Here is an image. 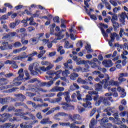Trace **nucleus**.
Instances as JSON below:
<instances>
[{
    "mask_svg": "<svg viewBox=\"0 0 128 128\" xmlns=\"http://www.w3.org/2000/svg\"><path fill=\"white\" fill-rule=\"evenodd\" d=\"M108 80H110V77L108 76V79H105L103 80L102 82H101V84H104L103 88H107L108 86H118V81H114L112 80H110V81H108Z\"/></svg>",
    "mask_w": 128,
    "mask_h": 128,
    "instance_id": "nucleus-1",
    "label": "nucleus"
},
{
    "mask_svg": "<svg viewBox=\"0 0 128 128\" xmlns=\"http://www.w3.org/2000/svg\"><path fill=\"white\" fill-rule=\"evenodd\" d=\"M62 70H58V71H48L46 72V74H48L50 76L49 78H53V82L54 80H58V74H62Z\"/></svg>",
    "mask_w": 128,
    "mask_h": 128,
    "instance_id": "nucleus-2",
    "label": "nucleus"
},
{
    "mask_svg": "<svg viewBox=\"0 0 128 128\" xmlns=\"http://www.w3.org/2000/svg\"><path fill=\"white\" fill-rule=\"evenodd\" d=\"M19 78H15L12 83H10V85L7 86H2L0 90H6V88H12V86H20L22 84V82H20Z\"/></svg>",
    "mask_w": 128,
    "mask_h": 128,
    "instance_id": "nucleus-3",
    "label": "nucleus"
},
{
    "mask_svg": "<svg viewBox=\"0 0 128 128\" xmlns=\"http://www.w3.org/2000/svg\"><path fill=\"white\" fill-rule=\"evenodd\" d=\"M83 100L86 102V103H84L82 104L84 108H92V102H90L88 100H92V96L88 94L86 96V98H83Z\"/></svg>",
    "mask_w": 128,
    "mask_h": 128,
    "instance_id": "nucleus-4",
    "label": "nucleus"
},
{
    "mask_svg": "<svg viewBox=\"0 0 128 128\" xmlns=\"http://www.w3.org/2000/svg\"><path fill=\"white\" fill-rule=\"evenodd\" d=\"M102 64L106 68H111V66H112V64H114V63H112L110 60H105L102 62Z\"/></svg>",
    "mask_w": 128,
    "mask_h": 128,
    "instance_id": "nucleus-5",
    "label": "nucleus"
},
{
    "mask_svg": "<svg viewBox=\"0 0 128 128\" xmlns=\"http://www.w3.org/2000/svg\"><path fill=\"white\" fill-rule=\"evenodd\" d=\"M88 94H90V96L95 95L94 97V102H98V98H100V96L98 94V92L97 91H90L88 92Z\"/></svg>",
    "mask_w": 128,
    "mask_h": 128,
    "instance_id": "nucleus-6",
    "label": "nucleus"
},
{
    "mask_svg": "<svg viewBox=\"0 0 128 128\" xmlns=\"http://www.w3.org/2000/svg\"><path fill=\"white\" fill-rule=\"evenodd\" d=\"M116 36H118V34L116 32H113L112 34L110 33V37L111 40L108 41V44L110 46H112V42H114V39Z\"/></svg>",
    "mask_w": 128,
    "mask_h": 128,
    "instance_id": "nucleus-7",
    "label": "nucleus"
},
{
    "mask_svg": "<svg viewBox=\"0 0 128 128\" xmlns=\"http://www.w3.org/2000/svg\"><path fill=\"white\" fill-rule=\"evenodd\" d=\"M50 90L53 92H64V88L56 86L54 87Z\"/></svg>",
    "mask_w": 128,
    "mask_h": 128,
    "instance_id": "nucleus-8",
    "label": "nucleus"
},
{
    "mask_svg": "<svg viewBox=\"0 0 128 128\" xmlns=\"http://www.w3.org/2000/svg\"><path fill=\"white\" fill-rule=\"evenodd\" d=\"M40 124H52V122L50 120V118H43L42 120H41Z\"/></svg>",
    "mask_w": 128,
    "mask_h": 128,
    "instance_id": "nucleus-9",
    "label": "nucleus"
},
{
    "mask_svg": "<svg viewBox=\"0 0 128 128\" xmlns=\"http://www.w3.org/2000/svg\"><path fill=\"white\" fill-rule=\"evenodd\" d=\"M54 84V80H51L50 81L48 82H42L41 84H40V86L41 87H44V86H48V88H50V86Z\"/></svg>",
    "mask_w": 128,
    "mask_h": 128,
    "instance_id": "nucleus-10",
    "label": "nucleus"
},
{
    "mask_svg": "<svg viewBox=\"0 0 128 128\" xmlns=\"http://www.w3.org/2000/svg\"><path fill=\"white\" fill-rule=\"evenodd\" d=\"M104 100V97L100 96L99 98H98V101L96 102L95 106H100V104H102V102Z\"/></svg>",
    "mask_w": 128,
    "mask_h": 128,
    "instance_id": "nucleus-11",
    "label": "nucleus"
},
{
    "mask_svg": "<svg viewBox=\"0 0 128 128\" xmlns=\"http://www.w3.org/2000/svg\"><path fill=\"white\" fill-rule=\"evenodd\" d=\"M18 74H19L18 76L17 77L18 78H19L20 80H22L24 78V69L21 68L18 70Z\"/></svg>",
    "mask_w": 128,
    "mask_h": 128,
    "instance_id": "nucleus-12",
    "label": "nucleus"
},
{
    "mask_svg": "<svg viewBox=\"0 0 128 128\" xmlns=\"http://www.w3.org/2000/svg\"><path fill=\"white\" fill-rule=\"evenodd\" d=\"M70 78L72 80H76V78H78V74L75 72L72 73L70 76Z\"/></svg>",
    "mask_w": 128,
    "mask_h": 128,
    "instance_id": "nucleus-13",
    "label": "nucleus"
},
{
    "mask_svg": "<svg viewBox=\"0 0 128 128\" xmlns=\"http://www.w3.org/2000/svg\"><path fill=\"white\" fill-rule=\"evenodd\" d=\"M3 46H0V50H6L8 49V42H3L2 43Z\"/></svg>",
    "mask_w": 128,
    "mask_h": 128,
    "instance_id": "nucleus-14",
    "label": "nucleus"
},
{
    "mask_svg": "<svg viewBox=\"0 0 128 128\" xmlns=\"http://www.w3.org/2000/svg\"><path fill=\"white\" fill-rule=\"evenodd\" d=\"M8 80L5 78H2L0 79V86H6L8 84Z\"/></svg>",
    "mask_w": 128,
    "mask_h": 128,
    "instance_id": "nucleus-15",
    "label": "nucleus"
},
{
    "mask_svg": "<svg viewBox=\"0 0 128 128\" xmlns=\"http://www.w3.org/2000/svg\"><path fill=\"white\" fill-rule=\"evenodd\" d=\"M120 16V20L122 22V24H124V22H126V18L128 16V15L126 14L124 12H122Z\"/></svg>",
    "mask_w": 128,
    "mask_h": 128,
    "instance_id": "nucleus-16",
    "label": "nucleus"
},
{
    "mask_svg": "<svg viewBox=\"0 0 128 128\" xmlns=\"http://www.w3.org/2000/svg\"><path fill=\"white\" fill-rule=\"evenodd\" d=\"M106 122H108V118L106 117H104L101 120V126H106Z\"/></svg>",
    "mask_w": 128,
    "mask_h": 128,
    "instance_id": "nucleus-17",
    "label": "nucleus"
},
{
    "mask_svg": "<svg viewBox=\"0 0 128 128\" xmlns=\"http://www.w3.org/2000/svg\"><path fill=\"white\" fill-rule=\"evenodd\" d=\"M22 24H26L28 22H29L30 26H32V17H30V18H27L26 20H22Z\"/></svg>",
    "mask_w": 128,
    "mask_h": 128,
    "instance_id": "nucleus-18",
    "label": "nucleus"
},
{
    "mask_svg": "<svg viewBox=\"0 0 128 128\" xmlns=\"http://www.w3.org/2000/svg\"><path fill=\"white\" fill-rule=\"evenodd\" d=\"M112 22V24L114 29V30H116L120 28V24H118V21H113Z\"/></svg>",
    "mask_w": 128,
    "mask_h": 128,
    "instance_id": "nucleus-19",
    "label": "nucleus"
},
{
    "mask_svg": "<svg viewBox=\"0 0 128 128\" xmlns=\"http://www.w3.org/2000/svg\"><path fill=\"white\" fill-rule=\"evenodd\" d=\"M62 31L60 30V32L55 34V36H58L57 40H62L64 36V35H62Z\"/></svg>",
    "mask_w": 128,
    "mask_h": 128,
    "instance_id": "nucleus-20",
    "label": "nucleus"
},
{
    "mask_svg": "<svg viewBox=\"0 0 128 128\" xmlns=\"http://www.w3.org/2000/svg\"><path fill=\"white\" fill-rule=\"evenodd\" d=\"M1 116L3 118H4V120H8V118H12V115L8 113H4L2 114Z\"/></svg>",
    "mask_w": 128,
    "mask_h": 128,
    "instance_id": "nucleus-21",
    "label": "nucleus"
},
{
    "mask_svg": "<svg viewBox=\"0 0 128 128\" xmlns=\"http://www.w3.org/2000/svg\"><path fill=\"white\" fill-rule=\"evenodd\" d=\"M76 82L78 84H88L86 80H82V78L80 77L78 78Z\"/></svg>",
    "mask_w": 128,
    "mask_h": 128,
    "instance_id": "nucleus-22",
    "label": "nucleus"
},
{
    "mask_svg": "<svg viewBox=\"0 0 128 128\" xmlns=\"http://www.w3.org/2000/svg\"><path fill=\"white\" fill-rule=\"evenodd\" d=\"M90 64V61L82 60L78 62V64H84V66H87L88 64Z\"/></svg>",
    "mask_w": 128,
    "mask_h": 128,
    "instance_id": "nucleus-23",
    "label": "nucleus"
},
{
    "mask_svg": "<svg viewBox=\"0 0 128 128\" xmlns=\"http://www.w3.org/2000/svg\"><path fill=\"white\" fill-rule=\"evenodd\" d=\"M16 34V32H10L6 36H4L2 38V40H4V38H10V36H14Z\"/></svg>",
    "mask_w": 128,
    "mask_h": 128,
    "instance_id": "nucleus-24",
    "label": "nucleus"
},
{
    "mask_svg": "<svg viewBox=\"0 0 128 128\" xmlns=\"http://www.w3.org/2000/svg\"><path fill=\"white\" fill-rule=\"evenodd\" d=\"M14 96H16V98H21V102H24V100H26V96L22 94H15Z\"/></svg>",
    "mask_w": 128,
    "mask_h": 128,
    "instance_id": "nucleus-25",
    "label": "nucleus"
},
{
    "mask_svg": "<svg viewBox=\"0 0 128 128\" xmlns=\"http://www.w3.org/2000/svg\"><path fill=\"white\" fill-rule=\"evenodd\" d=\"M96 121L94 118H92L90 122V128H93L94 126H96Z\"/></svg>",
    "mask_w": 128,
    "mask_h": 128,
    "instance_id": "nucleus-26",
    "label": "nucleus"
},
{
    "mask_svg": "<svg viewBox=\"0 0 128 128\" xmlns=\"http://www.w3.org/2000/svg\"><path fill=\"white\" fill-rule=\"evenodd\" d=\"M102 104L106 106H110V102L108 100V98H104L102 101Z\"/></svg>",
    "mask_w": 128,
    "mask_h": 128,
    "instance_id": "nucleus-27",
    "label": "nucleus"
},
{
    "mask_svg": "<svg viewBox=\"0 0 128 128\" xmlns=\"http://www.w3.org/2000/svg\"><path fill=\"white\" fill-rule=\"evenodd\" d=\"M32 124L30 123V125H26L24 123H22L20 124V128H32Z\"/></svg>",
    "mask_w": 128,
    "mask_h": 128,
    "instance_id": "nucleus-28",
    "label": "nucleus"
},
{
    "mask_svg": "<svg viewBox=\"0 0 128 128\" xmlns=\"http://www.w3.org/2000/svg\"><path fill=\"white\" fill-rule=\"evenodd\" d=\"M94 86L96 90H102V85H101L100 83L96 84Z\"/></svg>",
    "mask_w": 128,
    "mask_h": 128,
    "instance_id": "nucleus-29",
    "label": "nucleus"
},
{
    "mask_svg": "<svg viewBox=\"0 0 128 128\" xmlns=\"http://www.w3.org/2000/svg\"><path fill=\"white\" fill-rule=\"evenodd\" d=\"M64 48H74V46L70 45V42L68 41H66Z\"/></svg>",
    "mask_w": 128,
    "mask_h": 128,
    "instance_id": "nucleus-30",
    "label": "nucleus"
},
{
    "mask_svg": "<svg viewBox=\"0 0 128 128\" xmlns=\"http://www.w3.org/2000/svg\"><path fill=\"white\" fill-rule=\"evenodd\" d=\"M111 22H118V15L114 14L112 17Z\"/></svg>",
    "mask_w": 128,
    "mask_h": 128,
    "instance_id": "nucleus-31",
    "label": "nucleus"
},
{
    "mask_svg": "<svg viewBox=\"0 0 128 128\" xmlns=\"http://www.w3.org/2000/svg\"><path fill=\"white\" fill-rule=\"evenodd\" d=\"M26 56H17L13 58L14 60H22V58H26Z\"/></svg>",
    "mask_w": 128,
    "mask_h": 128,
    "instance_id": "nucleus-32",
    "label": "nucleus"
},
{
    "mask_svg": "<svg viewBox=\"0 0 128 128\" xmlns=\"http://www.w3.org/2000/svg\"><path fill=\"white\" fill-rule=\"evenodd\" d=\"M80 118V114H74L73 115L72 122H76V120H79Z\"/></svg>",
    "mask_w": 128,
    "mask_h": 128,
    "instance_id": "nucleus-33",
    "label": "nucleus"
},
{
    "mask_svg": "<svg viewBox=\"0 0 128 128\" xmlns=\"http://www.w3.org/2000/svg\"><path fill=\"white\" fill-rule=\"evenodd\" d=\"M116 88H114L113 89H112V92H113V96H114V98H118V92H116Z\"/></svg>",
    "mask_w": 128,
    "mask_h": 128,
    "instance_id": "nucleus-34",
    "label": "nucleus"
},
{
    "mask_svg": "<svg viewBox=\"0 0 128 128\" xmlns=\"http://www.w3.org/2000/svg\"><path fill=\"white\" fill-rule=\"evenodd\" d=\"M77 94H76V98L78 100H82V94H80V90L76 92Z\"/></svg>",
    "mask_w": 128,
    "mask_h": 128,
    "instance_id": "nucleus-35",
    "label": "nucleus"
},
{
    "mask_svg": "<svg viewBox=\"0 0 128 128\" xmlns=\"http://www.w3.org/2000/svg\"><path fill=\"white\" fill-rule=\"evenodd\" d=\"M89 64L91 66V68H96L98 67V66L94 62H92L90 61V64Z\"/></svg>",
    "mask_w": 128,
    "mask_h": 128,
    "instance_id": "nucleus-36",
    "label": "nucleus"
},
{
    "mask_svg": "<svg viewBox=\"0 0 128 128\" xmlns=\"http://www.w3.org/2000/svg\"><path fill=\"white\" fill-rule=\"evenodd\" d=\"M70 74V71L68 70H66L62 72L63 76H68V74Z\"/></svg>",
    "mask_w": 128,
    "mask_h": 128,
    "instance_id": "nucleus-37",
    "label": "nucleus"
},
{
    "mask_svg": "<svg viewBox=\"0 0 128 128\" xmlns=\"http://www.w3.org/2000/svg\"><path fill=\"white\" fill-rule=\"evenodd\" d=\"M118 76L120 78H126L128 76V72L120 73L119 74Z\"/></svg>",
    "mask_w": 128,
    "mask_h": 128,
    "instance_id": "nucleus-38",
    "label": "nucleus"
},
{
    "mask_svg": "<svg viewBox=\"0 0 128 128\" xmlns=\"http://www.w3.org/2000/svg\"><path fill=\"white\" fill-rule=\"evenodd\" d=\"M100 30H101L102 32V35L104 36L105 38H108V34L106 32V31H105L104 30V28L100 27Z\"/></svg>",
    "mask_w": 128,
    "mask_h": 128,
    "instance_id": "nucleus-39",
    "label": "nucleus"
},
{
    "mask_svg": "<svg viewBox=\"0 0 128 128\" xmlns=\"http://www.w3.org/2000/svg\"><path fill=\"white\" fill-rule=\"evenodd\" d=\"M47 67H46V70H47V72H48V70H52V68H54V65H52V64L49 63Z\"/></svg>",
    "mask_w": 128,
    "mask_h": 128,
    "instance_id": "nucleus-40",
    "label": "nucleus"
},
{
    "mask_svg": "<svg viewBox=\"0 0 128 128\" xmlns=\"http://www.w3.org/2000/svg\"><path fill=\"white\" fill-rule=\"evenodd\" d=\"M73 71L74 72H78L80 71L82 72V68L80 66L76 67V68L73 70Z\"/></svg>",
    "mask_w": 128,
    "mask_h": 128,
    "instance_id": "nucleus-41",
    "label": "nucleus"
},
{
    "mask_svg": "<svg viewBox=\"0 0 128 128\" xmlns=\"http://www.w3.org/2000/svg\"><path fill=\"white\" fill-rule=\"evenodd\" d=\"M4 64H15V62L14 60H7L4 62Z\"/></svg>",
    "mask_w": 128,
    "mask_h": 128,
    "instance_id": "nucleus-42",
    "label": "nucleus"
},
{
    "mask_svg": "<svg viewBox=\"0 0 128 128\" xmlns=\"http://www.w3.org/2000/svg\"><path fill=\"white\" fill-rule=\"evenodd\" d=\"M15 112H17L14 114L15 116H22V113L20 112H22V110L21 109H16Z\"/></svg>",
    "mask_w": 128,
    "mask_h": 128,
    "instance_id": "nucleus-43",
    "label": "nucleus"
},
{
    "mask_svg": "<svg viewBox=\"0 0 128 128\" xmlns=\"http://www.w3.org/2000/svg\"><path fill=\"white\" fill-rule=\"evenodd\" d=\"M33 66L34 67L35 70H36V72H40V70L38 68V63L35 62L33 64Z\"/></svg>",
    "mask_w": 128,
    "mask_h": 128,
    "instance_id": "nucleus-44",
    "label": "nucleus"
},
{
    "mask_svg": "<svg viewBox=\"0 0 128 128\" xmlns=\"http://www.w3.org/2000/svg\"><path fill=\"white\" fill-rule=\"evenodd\" d=\"M10 126H14L12 125V124L10 123H6L4 126V128H10Z\"/></svg>",
    "mask_w": 128,
    "mask_h": 128,
    "instance_id": "nucleus-45",
    "label": "nucleus"
},
{
    "mask_svg": "<svg viewBox=\"0 0 128 128\" xmlns=\"http://www.w3.org/2000/svg\"><path fill=\"white\" fill-rule=\"evenodd\" d=\"M14 46H15V48H20V46H22V44L17 42L14 44Z\"/></svg>",
    "mask_w": 128,
    "mask_h": 128,
    "instance_id": "nucleus-46",
    "label": "nucleus"
},
{
    "mask_svg": "<svg viewBox=\"0 0 128 128\" xmlns=\"http://www.w3.org/2000/svg\"><path fill=\"white\" fill-rule=\"evenodd\" d=\"M106 7L108 10H112V7H110V3L106 2L105 3Z\"/></svg>",
    "mask_w": 128,
    "mask_h": 128,
    "instance_id": "nucleus-47",
    "label": "nucleus"
},
{
    "mask_svg": "<svg viewBox=\"0 0 128 128\" xmlns=\"http://www.w3.org/2000/svg\"><path fill=\"white\" fill-rule=\"evenodd\" d=\"M53 20L54 22H58V24L60 22V17L56 16L54 18Z\"/></svg>",
    "mask_w": 128,
    "mask_h": 128,
    "instance_id": "nucleus-48",
    "label": "nucleus"
},
{
    "mask_svg": "<svg viewBox=\"0 0 128 128\" xmlns=\"http://www.w3.org/2000/svg\"><path fill=\"white\" fill-rule=\"evenodd\" d=\"M70 128H80V126H76V124L74 122L72 124H70Z\"/></svg>",
    "mask_w": 128,
    "mask_h": 128,
    "instance_id": "nucleus-49",
    "label": "nucleus"
},
{
    "mask_svg": "<svg viewBox=\"0 0 128 128\" xmlns=\"http://www.w3.org/2000/svg\"><path fill=\"white\" fill-rule=\"evenodd\" d=\"M6 78H12V76H14V74L12 73H9L8 74H5Z\"/></svg>",
    "mask_w": 128,
    "mask_h": 128,
    "instance_id": "nucleus-50",
    "label": "nucleus"
},
{
    "mask_svg": "<svg viewBox=\"0 0 128 128\" xmlns=\"http://www.w3.org/2000/svg\"><path fill=\"white\" fill-rule=\"evenodd\" d=\"M118 80L120 82H122L126 80V78H122V77H120V76H119Z\"/></svg>",
    "mask_w": 128,
    "mask_h": 128,
    "instance_id": "nucleus-51",
    "label": "nucleus"
},
{
    "mask_svg": "<svg viewBox=\"0 0 128 128\" xmlns=\"http://www.w3.org/2000/svg\"><path fill=\"white\" fill-rule=\"evenodd\" d=\"M96 108H94L93 110H92L90 114V116H92L94 114H96Z\"/></svg>",
    "mask_w": 128,
    "mask_h": 128,
    "instance_id": "nucleus-52",
    "label": "nucleus"
},
{
    "mask_svg": "<svg viewBox=\"0 0 128 128\" xmlns=\"http://www.w3.org/2000/svg\"><path fill=\"white\" fill-rule=\"evenodd\" d=\"M36 116L38 120H42V113L40 112H38L36 114Z\"/></svg>",
    "mask_w": 128,
    "mask_h": 128,
    "instance_id": "nucleus-53",
    "label": "nucleus"
},
{
    "mask_svg": "<svg viewBox=\"0 0 128 128\" xmlns=\"http://www.w3.org/2000/svg\"><path fill=\"white\" fill-rule=\"evenodd\" d=\"M16 32H26V29L24 28L17 29Z\"/></svg>",
    "mask_w": 128,
    "mask_h": 128,
    "instance_id": "nucleus-54",
    "label": "nucleus"
},
{
    "mask_svg": "<svg viewBox=\"0 0 128 128\" xmlns=\"http://www.w3.org/2000/svg\"><path fill=\"white\" fill-rule=\"evenodd\" d=\"M62 100V97H58V98H56L54 100V102H60Z\"/></svg>",
    "mask_w": 128,
    "mask_h": 128,
    "instance_id": "nucleus-55",
    "label": "nucleus"
},
{
    "mask_svg": "<svg viewBox=\"0 0 128 128\" xmlns=\"http://www.w3.org/2000/svg\"><path fill=\"white\" fill-rule=\"evenodd\" d=\"M16 24L14 22H12L10 24L9 26L10 28H14L16 26Z\"/></svg>",
    "mask_w": 128,
    "mask_h": 128,
    "instance_id": "nucleus-56",
    "label": "nucleus"
},
{
    "mask_svg": "<svg viewBox=\"0 0 128 128\" xmlns=\"http://www.w3.org/2000/svg\"><path fill=\"white\" fill-rule=\"evenodd\" d=\"M25 75L26 76V80H27L30 78V74H28V70H24Z\"/></svg>",
    "mask_w": 128,
    "mask_h": 128,
    "instance_id": "nucleus-57",
    "label": "nucleus"
},
{
    "mask_svg": "<svg viewBox=\"0 0 128 128\" xmlns=\"http://www.w3.org/2000/svg\"><path fill=\"white\" fill-rule=\"evenodd\" d=\"M50 62L48 61H42L41 62V64L42 66H48Z\"/></svg>",
    "mask_w": 128,
    "mask_h": 128,
    "instance_id": "nucleus-58",
    "label": "nucleus"
},
{
    "mask_svg": "<svg viewBox=\"0 0 128 128\" xmlns=\"http://www.w3.org/2000/svg\"><path fill=\"white\" fill-rule=\"evenodd\" d=\"M110 2L114 6H118V3H116V1L110 0Z\"/></svg>",
    "mask_w": 128,
    "mask_h": 128,
    "instance_id": "nucleus-59",
    "label": "nucleus"
},
{
    "mask_svg": "<svg viewBox=\"0 0 128 128\" xmlns=\"http://www.w3.org/2000/svg\"><path fill=\"white\" fill-rule=\"evenodd\" d=\"M22 52V49L20 48L16 49L13 50L14 54H18L19 52Z\"/></svg>",
    "mask_w": 128,
    "mask_h": 128,
    "instance_id": "nucleus-60",
    "label": "nucleus"
},
{
    "mask_svg": "<svg viewBox=\"0 0 128 128\" xmlns=\"http://www.w3.org/2000/svg\"><path fill=\"white\" fill-rule=\"evenodd\" d=\"M126 114V111H124L120 113V116H125Z\"/></svg>",
    "mask_w": 128,
    "mask_h": 128,
    "instance_id": "nucleus-61",
    "label": "nucleus"
},
{
    "mask_svg": "<svg viewBox=\"0 0 128 128\" xmlns=\"http://www.w3.org/2000/svg\"><path fill=\"white\" fill-rule=\"evenodd\" d=\"M62 58H64L62 56H59L55 61V62H62Z\"/></svg>",
    "mask_w": 128,
    "mask_h": 128,
    "instance_id": "nucleus-62",
    "label": "nucleus"
},
{
    "mask_svg": "<svg viewBox=\"0 0 128 128\" xmlns=\"http://www.w3.org/2000/svg\"><path fill=\"white\" fill-rule=\"evenodd\" d=\"M98 10H102V8H104V5H102V3H100L98 4Z\"/></svg>",
    "mask_w": 128,
    "mask_h": 128,
    "instance_id": "nucleus-63",
    "label": "nucleus"
},
{
    "mask_svg": "<svg viewBox=\"0 0 128 128\" xmlns=\"http://www.w3.org/2000/svg\"><path fill=\"white\" fill-rule=\"evenodd\" d=\"M76 46L82 48V41H78L76 44Z\"/></svg>",
    "mask_w": 128,
    "mask_h": 128,
    "instance_id": "nucleus-64",
    "label": "nucleus"
}]
</instances>
